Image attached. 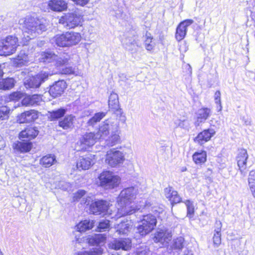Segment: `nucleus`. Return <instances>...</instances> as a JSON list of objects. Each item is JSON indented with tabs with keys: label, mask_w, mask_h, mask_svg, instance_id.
Masks as SVG:
<instances>
[{
	"label": "nucleus",
	"mask_w": 255,
	"mask_h": 255,
	"mask_svg": "<svg viewBox=\"0 0 255 255\" xmlns=\"http://www.w3.org/2000/svg\"><path fill=\"white\" fill-rule=\"evenodd\" d=\"M184 203L187 207V216L190 218H192L194 214V206L193 202L186 200Z\"/></svg>",
	"instance_id": "obj_43"
},
{
	"label": "nucleus",
	"mask_w": 255,
	"mask_h": 255,
	"mask_svg": "<svg viewBox=\"0 0 255 255\" xmlns=\"http://www.w3.org/2000/svg\"><path fill=\"white\" fill-rule=\"evenodd\" d=\"M181 201V198L178 195V193L176 191V195L172 196L171 199V203L173 204H177L180 203Z\"/></svg>",
	"instance_id": "obj_56"
},
{
	"label": "nucleus",
	"mask_w": 255,
	"mask_h": 255,
	"mask_svg": "<svg viewBox=\"0 0 255 255\" xmlns=\"http://www.w3.org/2000/svg\"><path fill=\"white\" fill-rule=\"evenodd\" d=\"M76 241L77 243H81L82 242V239L79 238H76Z\"/></svg>",
	"instance_id": "obj_64"
},
{
	"label": "nucleus",
	"mask_w": 255,
	"mask_h": 255,
	"mask_svg": "<svg viewBox=\"0 0 255 255\" xmlns=\"http://www.w3.org/2000/svg\"><path fill=\"white\" fill-rule=\"evenodd\" d=\"M211 113V109L208 108H203L198 110L196 114L197 120L195 122V126H199L202 123H204L210 117Z\"/></svg>",
	"instance_id": "obj_22"
},
{
	"label": "nucleus",
	"mask_w": 255,
	"mask_h": 255,
	"mask_svg": "<svg viewBox=\"0 0 255 255\" xmlns=\"http://www.w3.org/2000/svg\"><path fill=\"white\" fill-rule=\"evenodd\" d=\"M248 158L247 151L245 149H241L239 150L236 160L238 166L242 174H245V170L247 167V161Z\"/></svg>",
	"instance_id": "obj_18"
},
{
	"label": "nucleus",
	"mask_w": 255,
	"mask_h": 255,
	"mask_svg": "<svg viewBox=\"0 0 255 255\" xmlns=\"http://www.w3.org/2000/svg\"><path fill=\"white\" fill-rule=\"evenodd\" d=\"M100 185L107 189L118 187L121 182V178L110 171H104L99 177Z\"/></svg>",
	"instance_id": "obj_5"
},
{
	"label": "nucleus",
	"mask_w": 255,
	"mask_h": 255,
	"mask_svg": "<svg viewBox=\"0 0 255 255\" xmlns=\"http://www.w3.org/2000/svg\"><path fill=\"white\" fill-rule=\"evenodd\" d=\"M89 198H90L88 197V198H87L86 199L85 202H84L85 204L88 205L90 203V200L89 199Z\"/></svg>",
	"instance_id": "obj_63"
},
{
	"label": "nucleus",
	"mask_w": 255,
	"mask_h": 255,
	"mask_svg": "<svg viewBox=\"0 0 255 255\" xmlns=\"http://www.w3.org/2000/svg\"><path fill=\"white\" fill-rule=\"evenodd\" d=\"M110 227V223L109 220H104L100 222L98 229L99 232H103L108 229Z\"/></svg>",
	"instance_id": "obj_51"
},
{
	"label": "nucleus",
	"mask_w": 255,
	"mask_h": 255,
	"mask_svg": "<svg viewBox=\"0 0 255 255\" xmlns=\"http://www.w3.org/2000/svg\"><path fill=\"white\" fill-rule=\"evenodd\" d=\"M109 247L115 250L122 249L127 251L131 247V241L129 239L115 240L109 244Z\"/></svg>",
	"instance_id": "obj_20"
},
{
	"label": "nucleus",
	"mask_w": 255,
	"mask_h": 255,
	"mask_svg": "<svg viewBox=\"0 0 255 255\" xmlns=\"http://www.w3.org/2000/svg\"><path fill=\"white\" fill-rule=\"evenodd\" d=\"M193 160L197 164H201L207 160V153L204 150H200L195 152L193 156Z\"/></svg>",
	"instance_id": "obj_31"
},
{
	"label": "nucleus",
	"mask_w": 255,
	"mask_h": 255,
	"mask_svg": "<svg viewBox=\"0 0 255 255\" xmlns=\"http://www.w3.org/2000/svg\"><path fill=\"white\" fill-rule=\"evenodd\" d=\"M249 188L253 196L255 198V185L249 187Z\"/></svg>",
	"instance_id": "obj_60"
},
{
	"label": "nucleus",
	"mask_w": 255,
	"mask_h": 255,
	"mask_svg": "<svg viewBox=\"0 0 255 255\" xmlns=\"http://www.w3.org/2000/svg\"><path fill=\"white\" fill-rule=\"evenodd\" d=\"M194 20L190 19H186L181 22L176 28L175 38L178 41H181L185 37L187 27L193 23Z\"/></svg>",
	"instance_id": "obj_13"
},
{
	"label": "nucleus",
	"mask_w": 255,
	"mask_h": 255,
	"mask_svg": "<svg viewBox=\"0 0 255 255\" xmlns=\"http://www.w3.org/2000/svg\"><path fill=\"white\" fill-rule=\"evenodd\" d=\"M70 56L68 55L59 56L50 51L43 52L40 57V60L43 62L49 63L53 61H55V66L58 68L68 64Z\"/></svg>",
	"instance_id": "obj_8"
},
{
	"label": "nucleus",
	"mask_w": 255,
	"mask_h": 255,
	"mask_svg": "<svg viewBox=\"0 0 255 255\" xmlns=\"http://www.w3.org/2000/svg\"><path fill=\"white\" fill-rule=\"evenodd\" d=\"M10 109L6 106L0 107V121L7 119Z\"/></svg>",
	"instance_id": "obj_45"
},
{
	"label": "nucleus",
	"mask_w": 255,
	"mask_h": 255,
	"mask_svg": "<svg viewBox=\"0 0 255 255\" xmlns=\"http://www.w3.org/2000/svg\"><path fill=\"white\" fill-rule=\"evenodd\" d=\"M114 208L112 205L105 200H98L92 203L90 207V210L92 214L96 215H102L103 216H111L112 219L117 220L115 218L117 211H113Z\"/></svg>",
	"instance_id": "obj_3"
},
{
	"label": "nucleus",
	"mask_w": 255,
	"mask_h": 255,
	"mask_svg": "<svg viewBox=\"0 0 255 255\" xmlns=\"http://www.w3.org/2000/svg\"><path fill=\"white\" fill-rule=\"evenodd\" d=\"M179 50L181 53H184L188 50V46L185 41H181L179 45Z\"/></svg>",
	"instance_id": "obj_54"
},
{
	"label": "nucleus",
	"mask_w": 255,
	"mask_h": 255,
	"mask_svg": "<svg viewBox=\"0 0 255 255\" xmlns=\"http://www.w3.org/2000/svg\"><path fill=\"white\" fill-rule=\"evenodd\" d=\"M125 156L123 152L116 148H112L107 151L105 162L106 164L112 167H116L123 163Z\"/></svg>",
	"instance_id": "obj_7"
},
{
	"label": "nucleus",
	"mask_w": 255,
	"mask_h": 255,
	"mask_svg": "<svg viewBox=\"0 0 255 255\" xmlns=\"http://www.w3.org/2000/svg\"><path fill=\"white\" fill-rule=\"evenodd\" d=\"M5 146V142L3 137L0 135V149H3Z\"/></svg>",
	"instance_id": "obj_58"
},
{
	"label": "nucleus",
	"mask_w": 255,
	"mask_h": 255,
	"mask_svg": "<svg viewBox=\"0 0 255 255\" xmlns=\"http://www.w3.org/2000/svg\"><path fill=\"white\" fill-rule=\"evenodd\" d=\"M106 113L104 112L98 113L91 118L88 122V126H93L97 122H100L105 116Z\"/></svg>",
	"instance_id": "obj_41"
},
{
	"label": "nucleus",
	"mask_w": 255,
	"mask_h": 255,
	"mask_svg": "<svg viewBox=\"0 0 255 255\" xmlns=\"http://www.w3.org/2000/svg\"><path fill=\"white\" fill-rule=\"evenodd\" d=\"M215 133V130L213 128L205 129L197 135L194 140L198 144L202 145L208 141Z\"/></svg>",
	"instance_id": "obj_19"
},
{
	"label": "nucleus",
	"mask_w": 255,
	"mask_h": 255,
	"mask_svg": "<svg viewBox=\"0 0 255 255\" xmlns=\"http://www.w3.org/2000/svg\"><path fill=\"white\" fill-rule=\"evenodd\" d=\"M157 223L156 217L152 214H147L142 217L137 226V232L142 236L150 233L155 227Z\"/></svg>",
	"instance_id": "obj_4"
},
{
	"label": "nucleus",
	"mask_w": 255,
	"mask_h": 255,
	"mask_svg": "<svg viewBox=\"0 0 255 255\" xmlns=\"http://www.w3.org/2000/svg\"><path fill=\"white\" fill-rule=\"evenodd\" d=\"M49 8L55 11H62L67 8V3L64 0H51L48 2Z\"/></svg>",
	"instance_id": "obj_25"
},
{
	"label": "nucleus",
	"mask_w": 255,
	"mask_h": 255,
	"mask_svg": "<svg viewBox=\"0 0 255 255\" xmlns=\"http://www.w3.org/2000/svg\"><path fill=\"white\" fill-rule=\"evenodd\" d=\"M172 232L170 229L163 227L159 228L154 233L153 241L162 246H167L172 239Z\"/></svg>",
	"instance_id": "obj_11"
},
{
	"label": "nucleus",
	"mask_w": 255,
	"mask_h": 255,
	"mask_svg": "<svg viewBox=\"0 0 255 255\" xmlns=\"http://www.w3.org/2000/svg\"><path fill=\"white\" fill-rule=\"evenodd\" d=\"M74 255H88V252L82 251L75 253Z\"/></svg>",
	"instance_id": "obj_59"
},
{
	"label": "nucleus",
	"mask_w": 255,
	"mask_h": 255,
	"mask_svg": "<svg viewBox=\"0 0 255 255\" xmlns=\"http://www.w3.org/2000/svg\"><path fill=\"white\" fill-rule=\"evenodd\" d=\"M18 44L17 38L12 36H7L0 41V55H9L14 53Z\"/></svg>",
	"instance_id": "obj_6"
},
{
	"label": "nucleus",
	"mask_w": 255,
	"mask_h": 255,
	"mask_svg": "<svg viewBox=\"0 0 255 255\" xmlns=\"http://www.w3.org/2000/svg\"><path fill=\"white\" fill-rule=\"evenodd\" d=\"M94 222L93 220H84L80 222L75 227L76 230L79 232H85L90 230L94 227Z\"/></svg>",
	"instance_id": "obj_28"
},
{
	"label": "nucleus",
	"mask_w": 255,
	"mask_h": 255,
	"mask_svg": "<svg viewBox=\"0 0 255 255\" xmlns=\"http://www.w3.org/2000/svg\"><path fill=\"white\" fill-rule=\"evenodd\" d=\"M67 85L64 80H60L56 82L50 88L49 93L53 98L61 96L66 88Z\"/></svg>",
	"instance_id": "obj_17"
},
{
	"label": "nucleus",
	"mask_w": 255,
	"mask_h": 255,
	"mask_svg": "<svg viewBox=\"0 0 255 255\" xmlns=\"http://www.w3.org/2000/svg\"><path fill=\"white\" fill-rule=\"evenodd\" d=\"M165 197L171 202L172 196L176 195V191L174 190L171 187L166 188L164 190Z\"/></svg>",
	"instance_id": "obj_48"
},
{
	"label": "nucleus",
	"mask_w": 255,
	"mask_h": 255,
	"mask_svg": "<svg viewBox=\"0 0 255 255\" xmlns=\"http://www.w3.org/2000/svg\"><path fill=\"white\" fill-rule=\"evenodd\" d=\"M249 187L255 185V170H251L249 174L248 177Z\"/></svg>",
	"instance_id": "obj_49"
},
{
	"label": "nucleus",
	"mask_w": 255,
	"mask_h": 255,
	"mask_svg": "<svg viewBox=\"0 0 255 255\" xmlns=\"http://www.w3.org/2000/svg\"><path fill=\"white\" fill-rule=\"evenodd\" d=\"M114 122L111 120H107L101 124L98 130L95 134L98 139L104 138L109 134V131L113 126Z\"/></svg>",
	"instance_id": "obj_15"
},
{
	"label": "nucleus",
	"mask_w": 255,
	"mask_h": 255,
	"mask_svg": "<svg viewBox=\"0 0 255 255\" xmlns=\"http://www.w3.org/2000/svg\"><path fill=\"white\" fill-rule=\"evenodd\" d=\"M38 117V112L34 110H30L18 116L17 121L20 124L30 123L34 121Z\"/></svg>",
	"instance_id": "obj_16"
},
{
	"label": "nucleus",
	"mask_w": 255,
	"mask_h": 255,
	"mask_svg": "<svg viewBox=\"0 0 255 255\" xmlns=\"http://www.w3.org/2000/svg\"><path fill=\"white\" fill-rule=\"evenodd\" d=\"M60 73L65 75H73L75 76H81L82 72L77 67L68 66L62 68Z\"/></svg>",
	"instance_id": "obj_35"
},
{
	"label": "nucleus",
	"mask_w": 255,
	"mask_h": 255,
	"mask_svg": "<svg viewBox=\"0 0 255 255\" xmlns=\"http://www.w3.org/2000/svg\"><path fill=\"white\" fill-rule=\"evenodd\" d=\"M184 238L180 237L174 240L172 242L171 248L175 250H181L183 247Z\"/></svg>",
	"instance_id": "obj_42"
},
{
	"label": "nucleus",
	"mask_w": 255,
	"mask_h": 255,
	"mask_svg": "<svg viewBox=\"0 0 255 255\" xmlns=\"http://www.w3.org/2000/svg\"><path fill=\"white\" fill-rule=\"evenodd\" d=\"M66 113V110L64 109H59L56 111L48 112L47 116L51 121L58 120L62 117Z\"/></svg>",
	"instance_id": "obj_37"
},
{
	"label": "nucleus",
	"mask_w": 255,
	"mask_h": 255,
	"mask_svg": "<svg viewBox=\"0 0 255 255\" xmlns=\"http://www.w3.org/2000/svg\"><path fill=\"white\" fill-rule=\"evenodd\" d=\"M215 102L218 105L217 108L218 111L220 112L222 111V106L221 102V93L220 91H216L214 95Z\"/></svg>",
	"instance_id": "obj_47"
},
{
	"label": "nucleus",
	"mask_w": 255,
	"mask_h": 255,
	"mask_svg": "<svg viewBox=\"0 0 255 255\" xmlns=\"http://www.w3.org/2000/svg\"><path fill=\"white\" fill-rule=\"evenodd\" d=\"M15 80L11 78L4 79L0 81V89L8 90L13 87Z\"/></svg>",
	"instance_id": "obj_39"
},
{
	"label": "nucleus",
	"mask_w": 255,
	"mask_h": 255,
	"mask_svg": "<svg viewBox=\"0 0 255 255\" xmlns=\"http://www.w3.org/2000/svg\"><path fill=\"white\" fill-rule=\"evenodd\" d=\"M38 133L36 128L29 127L19 133V138L22 140H30L36 137Z\"/></svg>",
	"instance_id": "obj_21"
},
{
	"label": "nucleus",
	"mask_w": 255,
	"mask_h": 255,
	"mask_svg": "<svg viewBox=\"0 0 255 255\" xmlns=\"http://www.w3.org/2000/svg\"><path fill=\"white\" fill-rule=\"evenodd\" d=\"M113 126H114L112 127L111 129H112L113 128V127H114V128L116 130V132H118V130H117L118 128V125L116 124L114 125V123Z\"/></svg>",
	"instance_id": "obj_62"
},
{
	"label": "nucleus",
	"mask_w": 255,
	"mask_h": 255,
	"mask_svg": "<svg viewBox=\"0 0 255 255\" xmlns=\"http://www.w3.org/2000/svg\"><path fill=\"white\" fill-rule=\"evenodd\" d=\"M16 153H25L29 151L32 148V143L30 142L16 141L12 145Z\"/></svg>",
	"instance_id": "obj_24"
},
{
	"label": "nucleus",
	"mask_w": 255,
	"mask_h": 255,
	"mask_svg": "<svg viewBox=\"0 0 255 255\" xmlns=\"http://www.w3.org/2000/svg\"><path fill=\"white\" fill-rule=\"evenodd\" d=\"M120 141V136L119 133L112 134L107 141V144L110 146H113Z\"/></svg>",
	"instance_id": "obj_44"
},
{
	"label": "nucleus",
	"mask_w": 255,
	"mask_h": 255,
	"mask_svg": "<svg viewBox=\"0 0 255 255\" xmlns=\"http://www.w3.org/2000/svg\"><path fill=\"white\" fill-rule=\"evenodd\" d=\"M52 42H55L58 46L62 47H69L67 32L55 35L52 38Z\"/></svg>",
	"instance_id": "obj_27"
},
{
	"label": "nucleus",
	"mask_w": 255,
	"mask_h": 255,
	"mask_svg": "<svg viewBox=\"0 0 255 255\" xmlns=\"http://www.w3.org/2000/svg\"><path fill=\"white\" fill-rule=\"evenodd\" d=\"M75 117L70 115L66 116L62 120L59 121V126L64 129H67L72 127Z\"/></svg>",
	"instance_id": "obj_32"
},
{
	"label": "nucleus",
	"mask_w": 255,
	"mask_h": 255,
	"mask_svg": "<svg viewBox=\"0 0 255 255\" xmlns=\"http://www.w3.org/2000/svg\"><path fill=\"white\" fill-rule=\"evenodd\" d=\"M137 192V189L133 187L127 188L121 191L117 199L118 207L117 214L115 217H113L114 218H119L127 215L132 214L136 210L148 208L153 204L147 200L144 199L139 202L138 206L130 205L135 198Z\"/></svg>",
	"instance_id": "obj_1"
},
{
	"label": "nucleus",
	"mask_w": 255,
	"mask_h": 255,
	"mask_svg": "<svg viewBox=\"0 0 255 255\" xmlns=\"http://www.w3.org/2000/svg\"><path fill=\"white\" fill-rule=\"evenodd\" d=\"M104 250L101 247H98L93 248L88 252V255H102Z\"/></svg>",
	"instance_id": "obj_50"
},
{
	"label": "nucleus",
	"mask_w": 255,
	"mask_h": 255,
	"mask_svg": "<svg viewBox=\"0 0 255 255\" xmlns=\"http://www.w3.org/2000/svg\"><path fill=\"white\" fill-rule=\"evenodd\" d=\"M56 162V157L52 154L46 155L40 160V164L45 167H50Z\"/></svg>",
	"instance_id": "obj_33"
},
{
	"label": "nucleus",
	"mask_w": 255,
	"mask_h": 255,
	"mask_svg": "<svg viewBox=\"0 0 255 255\" xmlns=\"http://www.w3.org/2000/svg\"><path fill=\"white\" fill-rule=\"evenodd\" d=\"M127 48L129 50L132 51L134 49L136 50V47H138V44L137 42L134 40H132L130 43H127Z\"/></svg>",
	"instance_id": "obj_55"
},
{
	"label": "nucleus",
	"mask_w": 255,
	"mask_h": 255,
	"mask_svg": "<svg viewBox=\"0 0 255 255\" xmlns=\"http://www.w3.org/2000/svg\"><path fill=\"white\" fill-rule=\"evenodd\" d=\"M152 39L151 37L147 36L145 41V48L148 51L152 50L154 47V44L152 43Z\"/></svg>",
	"instance_id": "obj_52"
},
{
	"label": "nucleus",
	"mask_w": 255,
	"mask_h": 255,
	"mask_svg": "<svg viewBox=\"0 0 255 255\" xmlns=\"http://www.w3.org/2000/svg\"><path fill=\"white\" fill-rule=\"evenodd\" d=\"M19 23L22 30L23 44H26L30 39L46 30L45 24L41 23L39 19L29 15L21 18Z\"/></svg>",
	"instance_id": "obj_2"
},
{
	"label": "nucleus",
	"mask_w": 255,
	"mask_h": 255,
	"mask_svg": "<svg viewBox=\"0 0 255 255\" xmlns=\"http://www.w3.org/2000/svg\"><path fill=\"white\" fill-rule=\"evenodd\" d=\"M131 221L126 220L122 221L120 224H118L116 227L117 232L119 235H127L130 231L132 227Z\"/></svg>",
	"instance_id": "obj_26"
},
{
	"label": "nucleus",
	"mask_w": 255,
	"mask_h": 255,
	"mask_svg": "<svg viewBox=\"0 0 255 255\" xmlns=\"http://www.w3.org/2000/svg\"><path fill=\"white\" fill-rule=\"evenodd\" d=\"M184 255H193L191 251H187L185 252Z\"/></svg>",
	"instance_id": "obj_61"
},
{
	"label": "nucleus",
	"mask_w": 255,
	"mask_h": 255,
	"mask_svg": "<svg viewBox=\"0 0 255 255\" xmlns=\"http://www.w3.org/2000/svg\"><path fill=\"white\" fill-rule=\"evenodd\" d=\"M28 55L26 54L24 51H21L14 60L15 64L17 66H21L29 62Z\"/></svg>",
	"instance_id": "obj_36"
},
{
	"label": "nucleus",
	"mask_w": 255,
	"mask_h": 255,
	"mask_svg": "<svg viewBox=\"0 0 255 255\" xmlns=\"http://www.w3.org/2000/svg\"><path fill=\"white\" fill-rule=\"evenodd\" d=\"M118 95L115 93H112L109 97V107L114 110H117L119 106Z\"/></svg>",
	"instance_id": "obj_38"
},
{
	"label": "nucleus",
	"mask_w": 255,
	"mask_h": 255,
	"mask_svg": "<svg viewBox=\"0 0 255 255\" xmlns=\"http://www.w3.org/2000/svg\"><path fill=\"white\" fill-rule=\"evenodd\" d=\"M23 96V94L22 93L20 92H13L11 94H10L8 97V100L7 101H17L21 98H22Z\"/></svg>",
	"instance_id": "obj_46"
},
{
	"label": "nucleus",
	"mask_w": 255,
	"mask_h": 255,
	"mask_svg": "<svg viewBox=\"0 0 255 255\" xmlns=\"http://www.w3.org/2000/svg\"><path fill=\"white\" fill-rule=\"evenodd\" d=\"M86 238L88 244L93 246L104 244L106 239L105 236L102 234L88 236Z\"/></svg>",
	"instance_id": "obj_29"
},
{
	"label": "nucleus",
	"mask_w": 255,
	"mask_h": 255,
	"mask_svg": "<svg viewBox=\"0 0 255 255\" xmlns=\"http://www.w3.org/2000/svg\"><path fill=\"white\" fill-rule=\"evenodd\" d=\"M86 194V191L84 190H79L74 194L73 200L77 201L83 197Z\"/></svg>",
	"instance_id": "obj_53"
},
{
	"label": "nucleus",
	"mask_w": 255,
	"mask_h": 255,
	"mask_svg": "<svg viewBox=\"0 0 255 255\" xmlns=\"http://www.w3.org/2000/svg\"><path fill=\"white\" fill-rule=\"evenodd\" d=\"M83 21L82 16L75 13H67L61 17L59 22L67 28H73L81 24Z\"/></svg>",
	"instance_id": "obj_10"
},
{
	"label": "nucleus",
	"mask_w": 255,
	"mask_h": 255,
	"mask_svg": "<svg viewBox=\"0 0 255 255\" xmlns=\"http://www.w3.org/2000/svg\"><path fill=\"white\" fill-rule=\"evenodd\" d=\"M42 100V97L39 95H27L22 99L21 104L26 107L39 105Z\"/></svg>",
	"instance_id": "obj_23"
},
{
	"label": "nucleus",
	"mask_w": 255,
	"mask_h": 255,
	"mask_svg": "<svg viewBox=\"0 0 255 255\" xmlns=\"http://www.w3.org/2000/svg\"><path fill=\"white\" fill-rule=\"evenodd\" d=\"M98 140L95 132L86 133L78 141L75 148L77 151H86L92 146Z\"/></svg>",
	"instance_id": "obj_9"
},
{
	"label": "nucleus",
	"mask_w": 255,
	"mask_h": 255,
	"mask_svg": "<svg viewBox=\"0 0 255 255\" xmlns=\"http://www.w3.org/2000/svg\"><path fill=\"white\" fill-rule=\"evenodd\" d=\"M49 74L46 72H41L34 77L30 78L27 80L24 84L26 88H35L39 87L41 83L44 82L48 78Z\"/></svg>",
	"instance_id": "obj_12"
},
{
	"label": "nucleus",
	"mask_w": 255,
	"mask_h": 255,
	"mask_svg": "<svg viewBox=\"0 0 255 255\" xmlns=\"http://www.w3.org/2000/svg\"><path fill=\"white\" fill-rule=\"evenodd\" d=\"M69 47L78 44L81 40V35L79 32H66Z\"/></svg>",
	"instance_id": "obj_30"
},
{
	"label": "nucleus",
	"mask_w": 255,
	"mask_h": 255,
	"mask_svg": "<svg viewBox=\"0 0 255 255\" xmlns=\"http://www.w3.org/2000/svg\"><path fill=\"white\" fill-rule=\"evenodd\" d=\"M218 224L219 228L215 230V233L213 238L214 245L216 247H218L221 243V228L222 223L221 222L217 223Z\"/></svg>",
	"instance_id": "obj_40"
},
{
	"label": "nucleus",
	"mask_w": 255,
	"mask_h": 255,
	"mask_svg": "<svg viewBox=\"0 0 255 255\" xmlns=\"http://www.w3.org/2000/svg\"><path fill=\"white\" fill-rule=\"evenodd\" d=\"M59 187L63 190H67L70 188V184L64 181H61L59 183Z\"/></svg>",
	"instance_id": "obj_57"
},
{
	"label": "nucleus",
	"mask_w": 255,
	"mask_h": 255,
	"mask_svg": "<svg viewBox=\"0 0 255 255\" xmlns=\"http://www.w3.org/2000/svg\"><path fill=\"white\" fill-rule=\"evenodd\" d=\"M96 161L95 155L89 154L85 156H81L77 162V167L79 170L88 169Z\"/></svg>",
	"instance_id": "obj_14"
},
{
	"label": "nucleus",
	"mask_w": 255,
	"mask_h": 255,
	"mask_svg": "<svg viewBox=\"0 0 255 255\" xmlns=\"http://www.w3.org/2000/svg\"><path fill=\"white\" fill-rule=\"evenodd\" d=\"M174 124L176 128H180L187 131H188L191 127V121L185 118L175 120Z\"/></svg>",
	"instance_id": "obj_34"
}]
</instances>
